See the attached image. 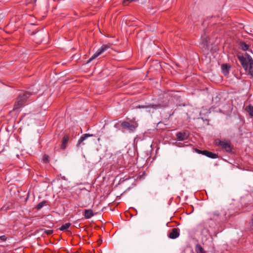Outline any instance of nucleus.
I'll list each match as a JSON object with an SVG mask.
<instances>
[{
    "label": "nucleus",
    "instance_id": "1",
    "mask_svg": "<svg viewBox=\"0 0 253 253\" xmlns=\"http://www.w3.org/2000/svg\"><path fill=\"white\" fill-rule=\"evenodd\" d=\"M246 57L237 54V57L240 62L243 68L248 74L253 76V59L247 53H245Z\"/></svg>",
    "mask_w": 253,
    "mask_h": 253
},
{
    "label": "nucleus",
    "instance_id": "2",
    "mask_svg": "<svg viewBox=\"0 0 253 253\" xmlns=\"http://www.w3.org/2000/svg\"><path fill=\"white\" fill-rule=\"evenodd\" d=\"M35 94V93L30 91H21L16 98L13 110L15 111L23 107L30 97Z\"/></svg>",
    "mask_w": 253,
    "mask_h": 253
},
{
    "label": "nucleus",
    "instance_id": "3",
    "mask_svg": "<svg viewBox=\"0 0 253 253\" xmlns=\"http://www.w3.org/2000/svg\"><path fill=\"white\" fill-rule=\"evenodd\" d=\"M214 144L216 146L220 147L222 149H224L227 153L232 152V147L231 141L229 140L223 139L220 140L219 138L214 140Z\"/></svg>",
    "mask_w": 253,
    "mask_h": 253
},
{
    "label": "nucleus",
    "instance_id": "4",
    "mask_svg": "<svg viewBox=\"0 0 253 253\" xmlns=\"http://www.w3.org/2000/svg\"><path fill=\"white\" fill-rule=\"evenodd\" d=\"M121 125L123 132L127 130L130 133L134 132L138 126L137 123L131 124L126 121H123Z\"/></svg>",
    "mask_w": 253,
    "mask_h": 253
},
{
    "label": "nucleus",
    "instance_id": "5",
    "mask_svg": "<svg viewBox=\"0 0 253 253\" xmlns=\"http://www.w3.org/2000/svg\"><path fill=\"white\" fill-rule=\"evenodd\" d=\"M112 44H103L100 48H99L97 51L94 53L91 57H90L87 61V63L91 62L94 59L99 56L105 51L111 47Z\"/></svg>",
    "mask_w": 253,
    "mask_h": 253
},
{
    "label": "nucleus",
    "instance_id": "6",
    "mask_svg": "<svg viewBox=\"0 0 253 253\" xmlns=\"http://www.w3.org/2000/svg\"><path fill=\"white\" fill-rule=\"evenodd\" d=\"M176 138L178 141H184L189 138L190 132L187 130H183L181 131L178 132L176 134Z\"/></svg>",
    "mask_w": 253,
    "mask_h": 253
},
{
    "label": "nucleus",
    "instance_id": "7",
    "mask_svg": "<svg viewBox=\"0 0 253 253\" xmlns=\"http://www.w3.org/2000/svg\"><path fill=\"white\" fill-rule=\"evenodd\" d=\"M162 106L160 104H149L147 103H145V105H138L136 106V108H153L155 109H157V108H161Z\"/></svg>",
    "mask_w": 253,
    "mask_h": 253
},
{
    "label": "nucleus",
    "instance_id": "8",
    "mask_svg": "<svg viewBox=\"0 0 253 253\" xmlns=\"http://www.w3.org/2000/svg\"><path fill=\"white\" fill-rule=\"evenodd\" d=\"M179 229L177 228H173L171 229V232L169 234L168 237L172 239H176L178 237L179 233Z\"/></svg>",
    "mask_w": 253,
    "mask_h": 253
},
{
    "label": "nucleus",
    "instance_id": "9",
    "mask_svg": "<svg viewBox=\"0 0 253 253\" xmlns=\"http://www.w3.org/2000/svg\"><path fill=\"white\" fill-rule=\"evenodd\" d=\"M93 134H88L85 133L81 136V137L79 139L78 143L77 144V146L79 147L81 145H84V143H83V141L86 140L88 137L93 136Z\"/></svg>",
    "mask_w": 253,
    "mask_h": 253
},
{
    "label": "nucleus",
    "instance_id": "10",
    "mask_svg": "<svg viewBox=\"0 0 253 253\" xmlns=\"http://www.w3.org/2000/svg\"><path fill=\"white\" fill-rule=\"evenodd\" d=\"M70 136L69 134H65L62 139V144L61 145V149L65 150L67 147V144L69 140Z\"/></svg>",
    "mask_w": 253,
    "mask_h": 253
},
{
    "label": "nucleus",
    "instance_id": "11",
    "mask_svg": "<svg viewBox=\"0 0 253 253\" xmlns=\"http://www.w3.org/2000/svg\"><path fill=\"white\" fill-rule=\"evenodd\" d=\"M230 68L231 66L229 64H223L221 65L222 72L225 75L229 74Z\"/></svg>",
    "mask_w": 253,
    "mask_h": 253
},
{
    "label": "nucleus",
    "instance_id": "12",
    "mask_svg": "<svg viewBox=\"0 0 253 253\" xmlns=\"http://www.w3.org/2000/svg\"><path fill=\"white\" fill-rule=\"evenodd\" d=\"M238 44L239 48L243 51H247L249 49V45L243 41H239Z\"/></svg>",
    "mask_w": 253,
    "mask_h": 253
},
{
    "label": "nucleus",
    "instance_id": "13",
    "mask_svg": "<svg viewBox=\"0 0 253 253\" xmlns=\"http://www.w3.org/2000/svg\"><path fill=\"white\" fill-rule=\"evenodd\" d=\"M94 213L91 209L85 210L84 211V216L85 219H89L94 216Z\"/></svg>",
    "mask_w": 253,
    "mask_h": 253
},
{
    "label": "nucleus",
    "instance_id": "14",
    "mask_svg": "<svg viewBox=\"0 0 253 253\" xmlns=\"http://www.w3.org/2000/svg\"><path fill=\"white\" fill-rule=\"evenodd\" d=\"M206 156L213 159L218 158V155L217 154L212 153L209 151H207Z\"/></svg>",
    "mask_w": 253,
    "mask_h": 253
},
{
    "label": "nucleus",
    "instance_id": "15",
    "mask_svg": "<svg viewBox=\"0 0 253 253\" xmlns=\"http://www.w3.org/2000/svg\"><path fill=\"white\" fill-rule=\"evenodd\" d=\"M245 111L248 113L250 116L253 117V106L251 104L248 105L245 108Z\"/></svg>",
    "mask_w": 253,
    "mask_h": 253
},
{
    "label": "nucleus",
    "instance_id": "16",
    "mask_svg": "<svg viewBox=\"0 0 253 253\" xmlns=\"http://www.w3.org/2000/svg\"><path fill=\"white\" fill-rule=\"evenodd\" d=\"M195 251L196 253H206L204 249L200 244H197L196 245Z\"/></svg>",
    "mask_w": 253,
    "mask_h": 253
},
{
    "label": "nucleus",
    "instance_id": "17",
    "mask_svg": "<svg viewBox=\"0 0 253 253\" xmlns=\"http://www.w3.org/2000/svg\"><path fill=\"white\" fill-rule=\"evenodd\" d=\"M71 224L69 222L65 223V224L62 225L60 228L59 230L61 231H68V229L71 226Z\"/></svg>",
    "mask_w": 253,
    "mask_h": 253
},
{
    "label": "nucleus",
    "instance_id": "18",
    "mask_svg": "<svg viewBox=\"0 0 253 253\" xmlns=\"http://www.w3.org/2000/svg\"><path fill=\"white\" fill-rule=\"evenodd\" d=\"M47 202L45 200H44L42 201V202L39 203L37 206H36V209L37 210H40L44 206L46 205Z\"/></svg>",
    "mask_w": 253,
    "mask_h": 253
},
{
    "label": "nucleus",
    "instance_id": "19",
    "mask_svg": "<svg viewBox=\"0 0 253 253\" xmlns=\"http://www.w3.org/2000/svg\"><path fill=\"white\" fill-rule=\"evenodd\" d=\"M138 0H124L123 1V4L125 6H126L128 5L130 3L136 2Z\"/></svg>",
    "mask_w": 253,
    "mask_h": 253
},
{
    "label": "nucleus",
    "instance_id": "20",
    "mask_svg": "<svg viewBox=\"0 0 253 253\" xmlns=\"http://www.w3.org/2000/svg\"><path fill=\"white\" fill-rule=\"evenodd\" d=\"M122 122L123 121H119L117 123H116L115 125H114V127L116 128V129H118V130H120L121 129V127H122Z\"/></svg>",
    "mask_w": 253,
    "mask_h": 253
},
{
    "label": "nucleus",
    "instance_id": "21",
    "mask_svg": "<svg viewBox=\"0 0 253 253\" xmlns=\"http://www.w3.org/2000/svg\"><path fill=\"white\" fill-rule=\"evenodd\" d=\"M43 162L45 163H47L49 162V157L48 155L45 154L43 155L42 158Z\"/></svg>",
    "mask_w": 253,
    "mask_h": 253
},
{
    "label": "nucleus",
    "instance_id": "22",
    "mask_svg": "<svg viewBox=\"0 0 253 253\" xmlns=\"http://www.w3.org/2000/svg\"><path fill=\"white\" fill-rule=\"evenodd\" d=\"M43 232L46 235H50L53 233V231L52 230H44Z\"/></svg>",
    "mask_w": 253,
    "mask_h": 253
},
{
    "label": "nucleus",
    "instance_id": "23",
    "mask_svg": "<svg viewBox=\"0 0 253 253\" xmlns=\"http://www.w3.org/2000/svg\"><path fill=\"white\" fill-rule=\"evenodd\" d=\"M0 239L1 241L5 242L6 241L7 238L5 237V235H1L0 236Z\"/></svg>",
    "mask_w": 253,
    "mask_h": 253
},
{
    "label": "nucleus",
    "instance_id": "24",
    "mask_svg": "<svg viewBox=\"0 0 253 253\" xmlns=\"http://www.w3.org/2000/svg\"><path fill=\"white\" fill-rule=\"evenodd\" d=\"M211 215L218 216L219 215V213L218 211H216L211 213Z\"/></svg>",
    "mask_w": 253,
    "mask_h": 253
},
{
    "label": "nucleus",
    "instance_id": "25",
    "mask_svg": "<svg viewBox=\"0 0 253 253\" xmlns=\"http://www.w3.org/2000/svg\"><path fill=\"white\" fill-rule=\"evenodd\" d=\"M194 150L195 152H196V153H197L198 154H201L202 151V150L198 149L197 148H194Z\"/></svg>",
    "mask_w": 253,
    "mask_h": 253
},
{
    "label": "nucleus",
    "instance_id": "26",
    "mask_svg": "<svg viewBox=\"0 0 253 253\" xmlns=\"http://www.w3.org/2000/svg\"><path fill=\"white\" fill-rule=\"evenodd\" d=\"M207 151L206 150H202L201 154L206 156Z\"/></svg>",
    "mask_w": 253,
    "mask_h": 253
},
{
    "label": "nucleus",
    "instance_id": "27",
    "mask_svg": "<svg viewBox=\"0 0 253 253\" xmlns=\"http://www.w3.org/2000/svg\"><path fill=\"white\" fill-rule=\"evenodd\" d=\"M98 244L100 245V244H101L102 243V241L101 239H100V240L98 241Z\"/></svg>",
    "mask_w": 253,
    "mask_h": 253
},
{
    "label": "nucleus",
    "instance_id": "28",
    "mask_svg": "<svg viewBox=\"0 0 253 253\" xmlns=\"http://www.w3.org/2000/svg\"><path fill=\"white\" fill-rule=\"evenodd\" d=\"M34 34H35V32H33V33H32L31 35H34Z\"/></svg>",
    "mask_w": 253,
    "mask_h": 253
},
{
    "label": "nucleus",
    "instance_id": "29",
    "mask_svg": "<svg viewBox=\"0 0 253 253\" xmlns=\"http://www.w3.org/2000/svg\"><path fill=\"white\" fill-rule=\"evenodd\" d=\"M252 219H253V217H252Z\"/></svg>",
    "mask_w": 253,
    "mask_h": 253
}]
</instances>
